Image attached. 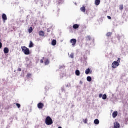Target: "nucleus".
Instances as JSON below:
<instances>
[{
  "label": "nucleus",
  "instance_id": "nucleus-6",
  "mask_svg": "<svg viewBox=\"0 0 128 128\" xmlns=\"http://www.w3.org/2000/svg\"><path fill=\"white\" fill-rule=\"evenodd\" d=\"M2 18L4 20V22H6V20H8V16H6V14H2Z\"/></svg>",
  "mask_w": 128,
  "mask_h": 128
},
{
  "label": "nucleus",
  "instance_id": "nucleus-37",
  "mask_svg": "<svg viewBox=\"0 0 128 128\" xmlns=\"http://www.w3.org/2000/svg\"><path fill=\"white\" fill-rule=\"evenodd\" d=\"M80 84H82L84 82H82V81H80Z\"/></svg>",
  "mask_w": 128,
  "mask_h": 128
},
{
  "label": "nucleus",
  "instance_id": "nucleus-19",
  "mask_svg": "<svg viewBox=\"0 0 128 128\" xmlns=\"http://www.w3.org/2000/svg\"><path fill=\"white\" fill-rule=\"evenodd\" d=\"M87 80H88V82H92V77H90V76H88V77L87 78Z\"/></svg>",
  "mask_w": 128,
  "mask_h": 128
},
{
  "label": "nucleus",
  "instance_id": "nucleus-12",
  "mask_svg": "<svg viewBox=\"0 0 128 128\" xmlns=\"http://www.w3.org/2000/svg\"><path fill=\"white\" fill-rule=\"evenodd\" d=\"M76 74L78 76H80V70H76Z\"/></svg>",
  "mask_w": 128,
  "mask_h": 128
},
{
  "label": "nucleus",
  "instance_id": "nucleus-25",
  "mask_svg": "<svg viewBox=\"0 0 128 128\" xmlns=\"http://www.w3.org/2000/svg\"><path fill=\"white\" fill-rule=\"evenodd\" d=\"M29 33L32 34V28H30L28 30Z\"/></svg>",
  "mask_w": 128,
  "mask_h": 128
},
{
  "label": "nucleus",
  "instance_id": "nucleus-4",
  "mask_svg": "<svg viewBox=\"0 0 128 128\" xmlns=\"http://www.w3.org/2000/svg\"><path fill=\"white\" fill-rule=\"evenodd\" d=\"M76 39H72L70 40V42L72 44L73 47L76 46Z\"/></svg>",
  "mask_w": 128,
  "mask_h": 128
},
{
  "label": "nucleus",
  "instance_id": "nucleus-30",
  "mask_svg": "<svg viewBox=\"0 0 128 128\" xmlns=\"http://www.w3.org/2000/svg\"><path fill=\"white\" fill-rule=\"evenodd\" d=\"M28 78H30L32 76V74H28L27 75Z\"/></svg>",
  "mask_w": 128,
  "mask_h": 128
},
{
  "label": "nucleus",
  "instance_id": "nucleus-21",
  "mask_svg": "<svg viewBox=\"0 0 128 128\" xmlns=\"http://www.w3.org/2000/svg\"><path fill=\"white\" fill-rule=\"evenodd\" d=\"M86 40H92V38H90V36H88L86 37Z\"/></svg>",
  "mask_w": 128,
  "mask_h": 128
},
{
  "label": "nucleus",
  "instance_id": "nucleus-11",
  "mask_svg": "<svg viewBox=\"0 0 128 128\" xmlns=\"http://www.w3.org/2000/svg\"><path fill=\"white\" fill-rule=\"evenodd\" d=\"M78 28H80V26H78V24H76L73 26V28H74V30H78Z\"/></svg>",
  "mask_w": 128,
  "mask_h": 128
},
{
  "label": "nucleus",
  "instance_id": "nucleus-8",
  "mask_svg": "<svg viewBox=\"0 0 128 128\" xmlns=\"http://www.w3.org/2000/svg\"><path fill=\"white\" fill-rule=\"evenodd\" d=\"M118 112H114L112 114V117L114 118H116L118 116Z\"/></svg>",
  "mask_w": 128,
  "mask_h": 128
},
{
  "label": "nucleus",
  "instance_id": "nucleus-3",
  "mask_svg": "<svg viewBox=\"0 0 128 128\" xmlns=\"http://www.w3.org/2000/svg\"><path fill=\"white\" fill-rule=\"evenodd\" d=\"M46 124L47 126H52L54 124L52 119L50 117L48 116L46 120Z\"/></svg>",
  "mask_w": 128,
  "mask_h": 128
},
{
  "label": "nucleus",
  "instance_id": "nucleus-18",
  "mask_svg": "<svg viewBox=\"0 0 128 128\" xmlns=\"http://www.w3.org/2000/svg\"><path fill=\"white\" fill-rule=\"evenodd\" d=\"M80 10L81 12H86V7L81 8Z\"/></svg>",
  "mask_w": 128,
  "mask_h": 128
},
{
  "label": "nucleus",
  "instance_id": "nucleus-7",
  "mask_svg": "<svg viewBox=\"0 0 128 128\" xmlns=\"http://www.w3.org/2000/svg\"><path fill=\"white\" fill-rule=\"evenodd\" d=\"M120 125L118 122L114 123V128H120Z\"/></svg>",
  "mask_w": 128,
  "mask_h": 128
},
{
  "label": "nucleus",
  "instance_id": "nucleus-34",
  "mask_svg": "<svg viewBox=\"0 0 128 128\" xmlns=\"http://www.w3.org/2000/svg\"><path fill=\"white\" fill-rule=\"evenodd\" d=\"M99 98H102V94H100L99 95Z\"/></svg>",
  "mask_w": 128,
  "mask_h": 128
},
{
  "label": "nucleus",
  "instance_id": "nucleus-39",
  "mask_svg": "<svg viewBox=\"0 0 128 128\" xmlns=\"http://www.w3.org/2000/svg\"><path fill=\"white\" fill-rule=\"evenodd\" d=\"M48 32H50V30H48Z\"/></svg>",
  "mask_w": 128,
  "mask_h": 128
},
{
  "label": "nucleus",
  "instance_id": "nucleus-31",
  "mask_svg": "<svg viewBox=\"0 0 128 128\" xmlns=\"http://www.w3.org/2000/svg\"><path fill=\"white\" fill-rule=\"evenodd\" d=\"M70 86H72L70 84L66 85V88H70Z\"/></svg>",
  "mask_w": 128,
  "mask_h": 128
},
{
  "label": "nucleus",
  "instance_id": "nucleus-17",
  "mask_svg": "<svg viewBox=\"0 0 128 128\" xmlns=\"http://www.w3.org/2000/svg\"><path fill=\"white\" fill-rule=\"evenodd\" d=\"M29 48H34V43H32V42H30V44L29 46Z\"/></svg>",
  "mask_w": 128,
  "mask_h": 128
},
{
  "label": "nucleus",
  "instance_id": "nucleus-40",
  "mask_svg": "<svg viewBox=\"0 0 128 128\" xmlns=\"http://www.w3.org/2000/svg\"><path fill=\"white\" fill-rule=\"evenodd\" d=\"M58 128H62V127L60 126V127H58Z\"/></svg>",
  "mask_w": 128,
  "mask_h": 128
},
{
  "label": "nucleus",
  "instance_id": "nucleus-2",
  "mask_svg": "<svg viewBox=\"0 0 128 128\" xmlns=\"http://www.w3.org/2000/svg\"><path fill=\"white\" fill-rule=\"evenodd\" d=\"M120 58H118L117 61L114 62L112 64V68H116L118 66H120Z\"/></svg>",
  "mask_w": 128,
  "mask_h": 128
},
{
  "label": "nucleus",
  "instance_id": "nucleus-22",
  "mask_svg": "<svg viewBox=\"0 0 128 128\" xmlns=\"http://www.w3.org/2000/svg\"><path fill=\"white\" fill-rule=\"evenodd\" d=\"M112 33L109 32L107 33L106 36H112Z\"/></svg>",
  "mask_w": 128,
  "mask_h": 128
},
{
  "label": "nucleus",
  "instance_id": "nucleus-1",
  "mask_svg": "<svg viewBox=\"0 0 128 128\" xmlns=\"http://www.w3.org/2000/svg\"><path fill=\"white\" fill-rule=\"evenodd\" d=\"M21 48L23 52L26 54V56H29L30 54V49L26 46H22Z\"/></svg>",
  "mask_w": 128,
  "mask_h": 128
},
{
  "label": "nucleus",
  "instance_id": "nucleus-36",
  "mask_svg": "<svg viewBox=\"0 0 128 128\" xmlns=\"http://www.w3.org/2000/svg\"><path fill=\"white\" fill-rule=\"evenodd\" d=\"M108 20H112V17L110 16H108Z\"/></svg>",
  "mask_w": 128,
  "mask_h": 128
},
{
  "label": "nucleus",
  "instance_id": "nucleus-5",
  "mask_svg": "<svg viewBox=\"0 0 128 128\" xmlns=\"http://www.w3.org/2000/svg\"><path fill=\"white\" fill-rule=\"evenodd\" d=\"M38 108H40V110H42L44 108V104L42 103H39L38 105Z\"/></svg>",
  "mask_w": 128,
  "mask_h": 128
},
{
  "label": "nucleus",
  "instance_id": "nucleus-16",
  "mask_svg": "<svg viewBox=\"0 0 128 128\" xmlns=\"http://www.w3.org/2000/svg\"><path fill=\"white\" fill-rule=\"evenodd\" d=\"M90 68H88L86 70V74H90Z\"/></svg>",
  "mask_w": 128,
  "mask_h": 128
},
{
  "label": "nucleus",
  "instance_id": "nucleus-24",
  "mask_svg": "<svg viewBox=\"0 0 128 128\" xmlns=\"http://www.w3.org/2000/svg\"><path fill=\"white\" fill-rule=\"evenodd\" d=\"M50 64V61L48 60H46L45 62V65L46 66H48V64Z\"/></svg>",
  "mask_w": 128,
  "mask_h": 128
},
{
  "label": "nucleus",
  "instance_id": "nucleus-10",
  "mask_svg": "<svg viewBox=\"0 0 128 128\" xmlns=\"http://www.w3.org/2000/svg\"><path fill=\"white\" fill-rule=\"evenodd\" d=\"M100 0H95L96 6H100Z\"/></svg>",
  "mask_w": 128,
  "mask_h": 128
},
{
  "label": "nucleus",
  "instance_id": "nucleus-14",
  "mask_svg": "<svg viewBox=\"0 0 128 128\" xmlns=\"http://www.w3.org/2000/svg\"><path fill=\"white\" fill-rule=\"evenodd\" d=\"M39 34L41 36H44V32L41 31L39 32Z\"/></svg>",
  "mask_w": 128,
  "mask_h": 128
},
{
  "label": "nucleus",
  "instance_id": "nucleus-13",
  "mask_svg": "<svg viewBox=\"0 0 128 128\" xmlns=\"http://www.w3.org/2000/svg\"><path fill=\"white\" fill-rule=\"evenodd\" d=\"M94 124H95L96 125L100 124V120L98 119L95 120L94 121Z\"/></svg>",
  "mask_w": 128,
  "mask_h": 128
},
{
  "label": "nucleus",
  "instance_id": "nucleus-27",
  "mask_svg": "<svg viewBox=\"0 0 128 128\" xmlns=\"http://www.w3.org/2000/svg\"><path fill=\"white\" fill-rule=\"evenodd\" d=\"M16 106H18V108H20V104H16Z\"/></svg>",
  "mask_w": 128,
  "mask_h": 128
},
{
  "label": "nucleus",
  "instance_id": "nucleus-32",
  "mask_svg": "<svg viewBox=\"0 0 128 128\" xmlns=\"http://www.w3.org/2000/svg\"><path fill=\"white\" fill-rule=\"evenodd\" d=\"M2 48V42H0V50Z\"/></svg>",
  "mask_w": 128,
  "mask_h": 128
},
{
  "label": "nucleus",
  "instance_id": "nucleus-41",
  "mask_svg": "<svg viewBox=\"0 0 128 128\" xmlns=\"http://www.w3.org/2000/svg\"><path fill=\"white\" fill-rule=\"evenodd\" d=\"M68 56H70V54H68Z\"/></svg>",
  "mask_w": 128,
  "mask_h": 128
},
{
  "label": "nucleus",
  "instance_id": "nucleus-38",
  "mask_svg": "<svg viewBox=\"0 0 128 128\" xmlns=\"http://www.w3.org/2000/svg\"><path fill=\"white\" fill-rule=\"evenodd\" d=\"M18 71H19V72H22V69H21V68H19V69H18Z\"/></svg>",
  "mask_w": 128,
  "mask_h": 128
},
{
  "label": "nucleus",
  "instance_id": "nucleus-23",
  "mask_svg": "<svg viewBox=\"0 0 128 128\" xmlns=\"http://www.w3.org/2000/svg\"><path fill=\"white\" fill-rule=\"evenodd\" d=\"M120 10H124V5H120Z\"/></svg>",
  "mask_w": 128,
  "mask_h": 128
},
{
  "label": "nucleus",
  "instance_id": "nucleus-20",
  "mask_svg": "<svg viewBox=\"0 0 128 128\" xmlns=\"http://www.w3.org/2000/svg\"><path fill=\"white\" fill-rule=\"evenodd\" d=\"M108 98V96H106V94H104L102 96V100H106Z\"/></svg>",
  "mask_w": 128,
  "mask_h": 128
},
{
  "label": "nucleus",
  "instance_id": "nucleus-28",
  "mask_svg": "<svg viewBox=\"0 0 128 128\" xmlns=\"http://www.w3.org/2000/svg\"><path fill=\"white\" fill-rule=\"evenodd\" d=\"M64 2V0H59V4H62Z\"/></svg>",
  "mask_w": 128,
  "mask_h": 128
},
{
  "label": "nucleus",
  "instance_id": "nucleus-29",
  "mask_svg": "<svg viewBox=\"0 0 128 128\" xmlns=\"http://www.w3.org/2000/svg\"><path fill=\"white\" fill-rule=\"evenodd\" d=\"M62 68H64V66H60V70H62Z\"/></svg>",
  "mask_w": 128,
  "mask_h": 128
},
{
  "label": "nucleus",
  "instance_id": "nucleus-26",
  "mask_svg": "<svg viewBox=\"0 0 128 128\" xmlns=\"http://www.w3.org/2000/svg\"><path fill=\"white\" fill-rule=\"evenodd\" d=\"M70 58H74V54L73 53L71 54Z\"/></svg>",
  "mask_w": 128,
  "mask_h": 128
},
{
  "label": "nucleus",
  "instance_id": "nucleus-9",
  "mask_svg": "<svg viewBox=\"0 0 128 128\" xmlns=\"http://www.w3.org/2000/svg\"><path fill=\"white\" fill-rule=\"evenodd\" d=\"M10 52V50H8V48H4V54H8Z\"/></svg>",
  "mask_w": 128,
  "mask_h": 128
},
{
  "label": "nucleus",
  "instance_id": "nucleus-33",
  "mask_svg": "<svg viewBox=\"0 0 128 128\" xmlns=\"http://www.w3.org/2000/svg\"><path fill=\"white\" fill-rule=\"evenodd\" d=\"M84 124H88V119H86L84 121Z\"/></svg>",
  "mask_w": 128,
  "mask_h": 128
},
{
  "label": "nucleus",
  "instance_id": "nucleus-15",
  "mask_svg": "<svg viewBox=\"0 0 128 128\" xmlns=\"http://www.w3.org/2000/svg\"><path fill=\"white\" fill-rule=\"evenodd\" d=\"M52 46H56V40H53L52 41Z\"/></svg>",
  "mask_w": 128,
  "mask_h": 128
},
{
  "label": "nucleus",
  "instance_id": "nucleus-35",
  "mask_svg": "<svg viewBox=\"0 0 128 128\" xmlns=\"http://www.w3.org/2000/svg\"><path fill=\"white\" fill-rule=\"evenodd\" d=\"M40 63L41 64H44V59H42L40 60Z\"/></svg>",
  "mask_w": 128,
  "mask_h": 128
}]
</instances>
